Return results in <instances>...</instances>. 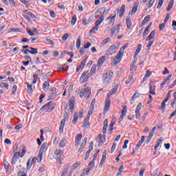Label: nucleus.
Instances as JSON below:
<instances>
[{
  "instance_id": "f257e3e1",
  "label": "nucleus",
  "mask_w": 176,
  "mask_h": 176,
  "mask_svg": "<svg viewBox=\"0 0 176 176\" xmlns=\"http://www.w3.org/2000/svg\"><path fill=\"white\" fill-rule=\"evenodd\" d=\"M116 91H118V88H113L108 93L107 98L106 99L104 103V111H109V108H111V99H109V97H111V96H113V94H116Z\"/></svg>"
},
{
  "instance_id": "f03ea898",
  "label": "nucleus",
  "mask_w": 176,
  "mask_h": 176,
  "mask_svg": "<svg viewBox=\"0 0 176 176\" xmlns=\"http://www.w3.org/2000/svg\"><path fill=\"white\" fill-rule=\"evenodd\" d=\"M113 78V72L111 70H108L103 74L102 80L103 83L105 85H109L111 83V80Z\"/></svg>"
},
{
  "instance_id": "7ed1b4c3",
  "label": "nucleus",
  "mask_w": 176,
  "mask_h": 176,
  "mask_svg": "<svg viewBox=\"0 0 176 176\" xmlns=\"http://www.w3.org/2000/svg\"><path fill=\"white\" fill-rule=\"evenodd\" d=\"M104 15H102L99 19H98L97 21L95 23V27L92 28L90 31L89 34H96V31H98V28L100 27V25H101V23L104 21Z\"/></svg>"
},
{
  "instance_id": "20e7f679",
  "label": "nucleus",
  "mask_w": 176,
  "mask_h": 176,
  "mask_svg": "<svg viewBox=\"0 0 176 176\" xmlns=\"http://www.w3.org/2000/svg\"><path fill=\"white\" fill-rule=\"evenodd\" d=\"M54 154L56 156V161L59 164H61V158L64 156V151L61 149L57 148L54 151Z\"/></svg>"
},
{
  "instance_id": "39448f33",
  "label": "nucleus",
  "mask_w": 176,
  "mask_h": 176,
  "mask_svg": "<svg viewBox=\"0 0 176 176\" xmlns=\"http://www.w3.org/2000/svg\"><path fill=\"white\" fill-rule=\"evenodd\" d=\"M83 118V110H80V111H76L74 115V118L72 120L73 124H75L78 122V119H82Z\"/></svg>"
},
{
  "instance_id": "423d86ee",
  "label": "nucleus",
  "mask_w": 176,
  "mask_h": 176,
  "mask_svg": "<svg viewBox=\"0 0 176 176\" xmlns=\"http://www.w3.org/2000/svg\"><path fill=\"white\" fill-rule=\"evenodd\" d=\"M41 109H45L46 112H52V111L54 109V106H53V102H48L47 104L42 107Z\"/></svg>"
},
{
  "instance_id": "0eeeda50",
  "label": "nucleus",
  "mask_w": 176,
  "mask_h": 176,
  "mask_svg": "<svg viewBox=\"0 0 176 176\" xmlns=\"http://www.w3.org/2000/svg\"><path fill=\"white\" fill-rule=\"evenodd\" d=\"M89 78H90V73L89 71H86L82 74L80 78V82L81 83H84V82H87L89 80Z\"/></svg>"
},
{
  "instance_id": "6e6552de",
  "label": "nucleus",
  "mask_w": 176,
  "mask_h": 176,
  "mask_svg": "<svg viewBox=\"0 0 176 176\" xmlns=\"http://www.w3.org/2000/svg\"><path fill=\"white\" fill-rule=\"evenodd\" d=\"M120 31V23H118L116 26H114L111 29L110 35L111 38L112 36H113L114 34H119Z\"/></svg>"
},
{
  "instance_id": "1a4fd4ad",
  "label": "nucleus",
  "mask_w": 176,
  "mask_h": 176,
  "mask_svg": "<svg viewBox=\"0 0 176 176\" xmlns=\"http://www.w3.org/2000/svg\"><path fill=\"white\" fill-rule=\"evenodd\" d=\"M20 150H22V153L20 155V152H16L14 154V159L16 157H23V156H24V155H25V152H27V150H25V147H24V146H20Z\"/></svg>"
},
{
  "instance_id": "9d476101",
  "label": "nucleus",
  "mask_w": 176,
  "mask_h": 176,
  "mask_svg": "<svg viewBox=\"0 0 176 176\" xmlns=\"http://www.w3.org/2000/svg\"><path fill=\"white\" fill-rule=\"evenodd\" d=\"M74 108H75V96H72L69 100V109L71 112H74Z\"/></svg>"
},
{
  "instance_id": "9b49d317",
  "label": "nucleus",
  "mask_w": 176,
  "mask_h": 176,
  "mask_svg": "<svg viewBox=\"0 0 176 176\" xmlns=\"http://www.w3.org/2000/svg\"><path fill=\"white\" fill-rule=\"evenodd\" d=\"M106 52L107 53L108 56H111V54L116 53V45H112L107 50H106Z\"/></svg>"
},
{
  "instance_id": "f8f14e48",
  "label": "nucleus",
  "mask_w": 176,
  "mask_h": 176,
  "mask_svg": "<svg viewBox=\"0 0 176 176\" xmlns=\"http://www.w3.org/2000/svg\"><path fill=\"white\" fill-rule=\"evenodd\" d=\"M90 94H91L90 88L89 87H87V88H85L84 89V91L80 92V97L82 98L85 95H87L88 98H89V96H90Z\"/></svg>"
},
{
  "instance_id": "ddd939ff",
  "label": "nucleus",
  "mask_w": 176,
  "mask_h": 176,
  "mask_svg": "<svg viewBox=\"0 0 176 176\" xmlns=\"http://www.w3.org/2000/svg\"><path fill=\"white\" fill-rule=\"evenodd\" d=\"M86 61H87L86 58L81 61L80 64L76 68V72H79L80 71H82V69H83L85 68Z\"/></svg>"
},
{
  "instance_id": "4468645a",
  "label": "nucleus",
  "mask_w": 176,
  "mask_h": 176,
  "mask_svg": "<svg viewBox=\"0 0 176 176\" xmlns=\"http://www.w3.org/2000/svg\"><path fill=\"white\" fill-rule=\"evenodd\" d=\"M122 57L121 56L117 55L114 57L113 61V65H117V64H119L120 61H122Z\"/></svg>"
},
{
  "instance_id": "2eb2a0df",
  "label": "nucleus",
  "mask_w": 176,
  "mask_h": 176,
  "mask_svg": "<svg viewBox=\"0 0 176 176\" xmlns=\"http://www.w3.org/2000/svg\"><path fill=\"white\" fill-rule=\"evenodd\" d=\"M126 113H127V106H124L122 110L121 116H120V120H123L124 116H126Z\"/></svg>"
},
{
  "instance_id": "dca6fc26",
  "label": "nucleus",
  "mask_w": 176,
  "mask_h": 176,
  "mask_svg": "<svg viewBox=\"0 0 176 176\" xmlns=\"http://www.w3.org/2000/svg\"><path fill=\"white\" fill-rule=\"evenodd\" d=\"M124 12H126V6L123 4L122 5L120 9L119 17L120 18L123 17V15L124 14Z\"/></svg>"
},
{
  "instance_id": "f3484780",
  "label": "nucleus",
  "mask_w": 176,
  "mask_h": 176,
  "mask_svg": "<svg viewBox=\"0 0 176 176\" xmlns=\"http://www.w3.org/2000/svg\"><path fill=\"white\" fill-rule=\"evenodd\" d=\"M107 129H108V119L104 120L103 122V129H102L103 134H107Z\"/></svg>"
},
{
  "instance_id": "a211bd4d",
  "label": "nucleus",
  "mask_w": 176,
  "mask_h": 176,
  "mask_svg": "<svg viewBox=\"0 0 176 176\" xmlns=\"http://www.w3.org/2000/svg\"><path fill=\"white\" fill-rule=\"evenodd\" d=\"M65 126V118H63L61 121H60V127H59V131L60 133H63V131H64V127Z\"/></svg>"
},
{
  "instance_id": "6ab92c4d",
  "label": "nucleus",
  "mask_w": 176,
  "mask_h": 176,
  "mask_svg": "<svg viewBox=\"0 0 176 176\" xmlns=\"http://www.w3.org/2000/svg\"><path fill=\"white\" fill-rule=\"evenodd\" d=\"M49 87H50V83L47 81H44L43 84V90H44V91H47L49 90Z\"/></svg>"
},
{
  "instance_id": "aec40b11",
  "label": "nucleus",
  "mask_w": 176,
  "mask_h": 176,
  "mask_svg": "<svg viewBox=\"0 0 176 176\" xmlns=\"http://www.w3.org/2000/svg\"><path fill=\"white\" fill-rule=\"evenodd\" d=\"M140 3H135L134 5H133V7L131 10V12H129V14H134L136 12H137V9H138V5Z\"/></svg>"
},
{
  "instance_id": "412c9836",
  "label": "nucleus",
  "mask_w": 176,
  "mask_h": 176,
  "mask_svg": "<svg viewBox=\"0 0 176 176\" xmlns=\"http://www.w3.org/2000/svg\"><path fill=\"white\" fill-rule=\"evenodd\" d=\"M116 17V15H114L113 16H109L107 18V20L109 21V25H113L115 24V18Z\"/></svg>"
},
{
  "instance_id": "4be33fe9",
  "label": "nucleus",
  "mask_w": 176,
  "mask_h": 176,
  "mask_svg": "<svg viewBox=\"0 0 176 176\" xmlns=\"http://www.w3.org/2000/svg\"><path fill=\"white\" fill-rule=\"evenodd\" d=\"M34 157H30L29 159V160L28 161V162H27V168H28L29 170L32 166V164H34Z\"/></svg>"
},
{
  "instance_id": "5701e85b",
  "label": "nucleus",
  "mask_w": 176,
  "mask_h": 176,
  "mask_svg": "<svg viewBox=\"0 0 176 176\" xmlns=\"http://www.w3.org/2000/svg\"><path fill=\"white\" fill-rule=\"evenodd\" d=\"M149 86H150V91H149V93L151 94H153V96H155V94H156V93H155V87H156L155 85H153L152 83H150Z\"/></svg>"
},
{
  "instance_id": "b1692460",
  "label": "nucleus",
  "mask_w": 176,
  "mask_h": 176,
  "mask_svg": "<svg viewBox=\"0 0 176 176\" xmlns=\"http://www.w3.org/2000/svg\"><path fill=\"white\" fill-rule=\"evenodd\" d=\"M67 142V139L65 138H62L60 142H59V144H58V146L60 148H64L65 146V144Z\"/></svg>"
},
{
  "instance_id": "393cba45",
  "label": "nucleus",
  "mask_w": 176,
  "mask_h": 176,
  "mask_svg": "<svg viewBox=\"0 0 176 176\" xmlns=\"http://www.w3.org/2000/svg\"><path fill=\"white\" fill-rule=\"evenodd\" d=\"M98 138H99V146L100 145H102V144H104V142H105V135L102 136V135L100 134L98 135Z\"/></svg>"
},
{
  "instance_id": "a878e982",
  "label": "nucleus",
  "mask_w": 176,
  "mask_h": 176,
  "mask_svg": "<svg viewBox=\"0 0 176 176\" xmlns=\"http://www.w3.org/2000/svg\"><path fill=\"white\" fill-rule=\"evenodd\" d=\"M155 38V31H152L151 34L146 37V41H152V39Z\"/></svg>"
},
{
  "instance_id": "bb28decb",
  "label": "nucleus",
  "mask_w": 176,
  "mask_h": 176,
  "mask_svg": "<svg viewBox=\"0 0 176 176\" xmlns=\"http://www.w3.org/2000/svg\"><path fill=\"white\" fill-rule=\"evenodd\" d=\"M126 27H127L128 30L131 29L133 23L131 22V19L130 18L126 19Z\"/></svg>"
},
{
  "instance_id": "cd10ccee",
  "label": "nucleus",
  "mask_w": 176,
  "mask_h": 176,
  "mask_svg": "<svg viewBox=\"0 0 176 176\" xmlns=\"http://www.w3.org/2000/svg\"><path fill=\"white\" fill-rule=\"evenodd\" d=\"M162 142H163V138L158 139V140L157 141V143L154 147L155 151H157V148H159V146H160V144H162Z\"/></svg>"
},
{
  "instance_id": "c85d7f7f",
  "label": "nucleus",
  "mask_w": 176,
  "mask_h": 176,
  "mask_svg": "<svg viewBox=\"0 0 176 176\" xmlns=\"http://www.w3.org/2000/svg\"><path fill=\"white\" fill-rule=\"evenodd\" d=\"M145 141V136H142V139L140 141H139L138 144L136 145V149H140V147L142 144H144V142Z\"/></svg>"
},
{
  "instance_id": "c756f323",
  "label": "nucleus",
  "mask_w": 176,
  "mask_h": 176,
  "mask_svg": "<svg viewBox=\"0 0 176 176\" xmlns=\"http://www.w3.org/2000/svg\"><path fill=\"white\" fill-rule=\"evenodd\" d=\"M173 6H174V0H170L168 4V8H166L167 12H170V10L173 9Z\"/></svg>"
},
{
  "instance_id": "7c9ffc66",
  "label": "nucleus",
  "mask_w": 176,
  "mask_h": 176,
  "mask_svg": "<svg viewBox=\"0 0 176 176\" xmlns=\"http://www.w3.org/2000/svg\"><path fill=\"white\" fill-rule=\"evenodd\" d=\"M106 58L107 57L105 56H101L98 61V65H102L103 63H105Z\"/></svg>"
},
{
  "instance_id": "2f4dec72",
  "label": "nucleus",
  "mask_w": 176,
  "mask_h": 176,
  "mask_svg": "<svg viewBox=\"0 0 176 176\" xmlns=\"http://www.w3.org/2000/svg\"><path fill=\"white\" fill-rule=\"evenodd\" d=\"M151 19V15H147L146 16L144 17V20L142 22V25H145L148 21Z\"/></svg>"
},
{
  "instance_id": "473e14b6",
  "label": "nucleus",
  "mask_w": 176,
  "mask_h": 176,
  "mask_svg": "<svg viewBox=\"0 0 176 176\" xmlns=\"http://www.w3.org/2000/svg\"><path fill=\"white\" fill-rule=\"evenodd\" d=\"M142 47V44L138 45V48L135 52L134 57H135L136 56H138V54H140V52H141Z\"/></svg>"
},
{
  "instance_id": "72a5a7b5",
  "label": "nucleus",
  "mask_w": 176,
  "mask_h": 176,
  "mask_svg": "<svg viewBox=\"0 0 176 176\" xmlns=\"http://www.w3.org/2000/svg\"><path fill=\"white\" fill-rule=\"evenodd\" d=\"M68 170H69V165H67V166L63 169V171L62 174L60 175V176H65V175H67V173H68Z\"/></svg>"
},
{
  "instance_id": "f704fd0d",
  "label": "nucleus",
  "mask_w": 176,
  "mask_h": 176,
  "mask_svg": "<svg viewBox=\"0 0 176 176\" xmlns=\"http://www.w3.org/2000/svg\"><path fill=\"white\" fill-rule=\"evenodd\" d=\"M89 126H90V123H89V119L85 118V120H84V123L82 124V127L84 129H86V127H89Z\"/></svg>"
},
{
  "instance_id": "c9c22d12",
  "label": "nucleus",
  "mask_w": 176,
  "mask_h": 176,
  "mask_svg": "<svg viewBox=\"0 0 176 176\" xmlns=\"http://www.w3.org/2000/svg\"><path fill=\"white\" fill-rule=\"evenodd\" d=\"M80 36H79L78 38H77V40H76V47L77 49H80V45H81V42H80Z\"/></svg>"
},
{
  "instance_id": "e433bc0d",
  "label": "nucleus",
  "mask_w": 176,
  "mask_h": 176,
  "mask_svg": "<svg viewBox=\"0 0 176 176\" xmlns=\"http://www.w3.org/2000/svg\"><path fill=\"white\" fill-rule=\"evenodd\" d=\"M4 168H6V173L10 170V164H9V162H4Z\"/></svg>"
},
{
  "instance_id": "4c0bfd02",
  "label": "nucleus",
  "mask_w": 176,
  "mask_h": 176,
  "mask_svg": "<svg viewBox=\"0 0 176 176\" xmlns=\"http://www.w3.org/2000/svg\"><path fill=\"white\" fill-rule=\"evenodd\" d=\"M30 54H38V50L36 48L30 47Z\"/></svg>"
},
{
  "instance_id": "58836bf2",
  "label": "nucleus",
  "mask_w": 176,
  "mask_h": 176,
  "mask_svg": "<svg viewBox=\"0 0 176 176\" xmlns=\"http://www.w3.org/2000/svg\"><path fill=\"white\" fill-rule=\"evenodd\" d=\"M86 142H87V138L83 139L80 147H81V148H85V146H86Z\"/></svg>"
},
{
  "instance_id": "ea45409f",
  "label": "nucleus",
  "mask_w": 176,
  "mask_h": 176,
  "mask_svg": "<svg viewBox=\"0 0 176 176\" xmlns=\"http://www.w3.org/2000/svg\"><path fill=\"white\" fill-rule=\"evenodd\" d=\"M97 69V66L93 65L91 68V75H96V69Z\"/></svg>"
},
{
  "instance_id": "a19ab883",
  "label": "nucleus",
  "mask_w": 176,
  "mask_h": 176,
  "mask_svg": "<svg viewBox=\"0 0 176 176\" xmlns=\"http://www.w3.org/2000/svg\"><path fill=\"white\" fill-rule=\"evenodd\" d=\"M68 38H69V34L65 33L62 36V41H63V42H65L67 39H68Z\"/></svg>"
},
{
  "instance_id": "79ce46f5",
  "label": "nucleus",
  "mask_w": 176,
  "mask_h": 176,
  "mask_svg": "<svg viewBox=\"0 0 176 176\" xmlns=\"http://www.w3.org/2000/svg\"><path fill=\"white\" fill-rule=\"evenodd\" d=\"M8 2L11 8H14L16 6V1H14V0H8Z\"/></svg>"
},
{
  "instance_id": "37998d69",
  "label": "nucleus",
  "mask_w": 176,
  "mask_h": 176,
  "mask_svg": "<svg viewBox=\"0 0 176 176\" xmlns=\"http://www.w3.org/2000/svg\"><path fill=\"white\" fill-rule=\"evenodd\" d=\"M25 14H28V16H30V17H32V19H35V15L34 14V13H32L31 12H28V10H25Z\"/></svg>"
},
{
  "instance_id": "c03bdc74",
  "label": "nucleus",
  "mask_w": 176,
  "mask_h": 176,
  "mask_svg": "<svg viewBox=\"0 0 176 176\" xmlns=\"http://www.w3.org/2000/svg\"><path fill=\"white\" fill-rule=\"evenodd\" d=\"M123 53H124V50L122 48V47L120 49L117 55L120 56L121 57H123Z\"/></svg>"
},
{
  "instance_id": "a18cd8bd",
  "label": "nucleus",
  "mask_w": 176,
  "mask_h": 176,
  "mask_svg": "<svg viewBox=\"0 0 176 176\" xmlns=\"http://www.w3.org/2000/svg\"><path fill=\"white\" fill-rule=\"evenodd\" d=\"M46 148V143H43L42 145H41V147L40 148V151L39 152L41 153H43V151H45V148Z\"/></svg>"
},
{
  "instance_id": "49530a36",
  "label": "nucleus",
  "mask_w": 176,
  "mask_h": 176,
  "mask_svg": "<svg viewBox=\"0 0 176 176\" xmlns=\"http://www.w3.org/2000/svg\"><path fill=\"white\" fill-rule=\"evenodd\" d=\"M155 43V40H151L149 41V43L147 45V49L149 50L151 47V46Z\"/></svg>"
},
{
  "instance_id": "de8ad7c7",
  "label": "nucleus",
  "mask_w": 176,
  "mask_h": 176,
  "mask_svg": "<svg viewBox=\"0 0 176 176\" xmlns=\"http://www.w3.org/2000/svg\"><path fill=\"white\" fill-rule=\"evenodd\" d=\"M0 86L2 87V86H3V87H5L6 89H9V84L6 83V82H0Z\"/></svg>"
},
{
  "instance_id": "09e8293b",
  "label": "nucleus",
  "mask_w": 176,
  "mask_h": 176,
  "mask_svg": "<svg viewBox=\"0 0 176 176\" xmlns=\"http://www.w3.org/2000/svg\"><path fill=\"white\" fill-rule=\"evenodd\" d=\"M80 166V162H76L73 164L72 168L73 170H75L76 168H78Z\"/></svg>"
},
{
  "instance_id": "8fccbe9b",
  "label": "nucleus",
  "mask_w": 176,
  "mask_h": 176,
  "mask_svg": "<svg viewBox=\"0 0 176 176\" xmlns=\"http://www.w3.org/2000/svg\"><path fill=\"white\" fill-rule=\"evenodd\" d=\"M94 158L93 159V160L91 161V162L89 164L88 167H89L90 168H92V170L94 168Z\"/></svg>"
},
{
  "instance_id": "3c124183",
  "label": "nucleus",
  "mask_w": 176,
  "mask_h": 176,
  "mask_svg": "<svg viewBox=\"0 0 176 176\" xmlns=\"http://www.w3.org/2000/svg\"><path fill=\"white\" fill-rule=\"evenodd\" d=\"M163 2H164V0H159L158 5L157 6V9H160L163 5Z\"/></svg>"
},
{
  "instance_id": "603ef678",
  "label": "nucleus",
  "mask_w": 176,
  "mask_h": 176,
  "mask_svg": "<svg viewBox=\"0 0 176 176\" xmlns=\"http://www.w3.org/2000/svg\"><path fill=\"white\" fill-rule=\"evenodd\" d=\"M94 111V106L90 105L88 115L90 116V115H91L93 113Z\"/></svg>"
},
{
  "instance_id": "864d4df0",
  "label": "nucleus",
  "mask_w": 176,
  "mask_h": 176,
  "mask_svg": "<svg viewBox=\"0 0 176 176\" xmlns=\"http://www.w3.org/2000/svg\"><path fill=\"white\" fill-rule=\"evenodd\" d=\"M23 174H25V168L21 169L19 173H18L17 176L23 175Z\"/></svg>"
},
{
  "instance_id": "5fc2aeb1",
  "label": "nucleus",
  "mask_w": 176,
  "mask_h": 176,
  "mask_svg": "<svg viewBox=\"0 0 176 176\" xmlns=\"http://www.w3.org/2000/svg\"><path fill=\"white\" fill-rule=\"evenodd\" d=\"M171 76H173V75L169 74L164 80V83L166 85V82H168V80H170V79H171Z\"/></svg>"
},
{
  "instance_id": "6e6d98bb",
  "label": "nucleus",
  "mask_w": 176,
  "mask_h": 176,
  "mask_svg": "<svg viewBox=\"0 0 176 176\" xmlns=\"http://www.w3.org/2000/svg\"><path fill=\"white\" fill-rule=\"evenodd\" d=\"M91 152V150H88V151H87V153H86V155H85V160H87V159H89V156H90Z\"/></svg>"
},
{
  "instance_id": "4d7b16f0",
  "label": "nucleus",
  "mask_w": 176,
  "mask_h": 176,
  "mask_svg": "<svg viewBox=\"0 0 176 176\" xmlns=\"http://www.w3.org/2000/svg\"><path fill=\"white\" fill-rule=\"evenodd\" d=\"M135 118L136 119H140L141 118V112L140 111L135 110Z\"/></svg>"
},
{
  "instance_id": "13d9d810",
  "label": "nucleus",
  "mask_w": 176,
  "mask_h": 176,
  "mask_svg": "<svg viewBox=\"0 0 176 176\" xmlns=\"http://www.w3.org/2000/svg\"><path fill=\"white\" fill-rule=\"evenodd\" d=\"M76 23V15L74 14L72 18V25H74Z\"/></svg>"
},
{
  "instance_id": "bf43d9fd",
  "label": "nucleus",
  "mask_w": 176,
  "mask_h": 176,
  "mask_svg": "<svg viewBox=\"0 0 176 176\" xmlns=\"http://www.w3.org/2000/svg\"><path fill=\"white\" fill-rule=\"evenodd\" d=\"M82 140V134H78L76 136V141L80 142V141Z\"/></svg>"
},
{
  "instance_id": "052dcab7",
  "label": "nucleus",
  "mask_w": 176,
  "mask_h": 176,
  "mask_svg": "<svg viewBox=\"0 0 176 176\" xmlns=\"http://www.w3.org/2000/svg\"><path fill=\"white\" fill-rule=\"evenodd\" d=\"M19 1H20V2H21V3H23V5H25V6L26 8H28V6H29L28 1H25V0H19Z\"/></svg>"
},
{
  "instance_id": "680f3d73",
  "label": "nucleus",
  "mask_w": 176,
  "mask_h": 176,
  "mask_svg": "<svg viewBox=\"0 0 176 176\" xmlns=\"http://www.w3.org/2000/svg\"><path fill=\"white\" fill-rule=\"evenodd\" d=\"M60 68H61V69H63V71H67L69 68V67L67 66V64L63 65L62 67H60Z\"/></svg>"
},
{
  "instance_id": "e2e57ef3",
  "label": "nucleus",
  "mask_w": 176,
  "mask_h": 176,
  "mask_svg": "<svg viewBox=\"0 0 176 176\" xmlns=\"http://www.w3.org/2000/svg\"><path fill=\"white\" fill-rule=\"evenodd\" d=\"M16 91H17V85H14L12 86V94H16Z\"/></svg>"
},
{
  "instance_id": "0e129e2a",
  "label": "nucleus",
  "mask_w": 176,
  "mask_h": 176,
  "mask_svg": "<svg viewBox=\"0 0 176 176\" xmlns=\"http://www.w3.org/2000/svg\"><path fill=\"white\" fill-rule=\"evenodd\" d=\"M127 144H129V140H124V145L122 146V149H127Z\"/></svg>"
},
{
  "instance_id": "69168bd1",
  "label": "nucleus",
  "mask_w": 176,
  "mask_h": 176,
  "mask_svg": "<svg viewBox=\"0 0 176 176\" xmlns=\"http://www.w3.org/2000/svg\"><path fill=\"white\" fill-rule=\"evenodd\" d=\"M28 86V90L30 91V93H32V85H30V83H27Z\"/></svg>"
},
{
  "instance_id": "338daca9",
  "label": "nucleus",
  "mask_w": 176,
  "mask_h": 176,
  "mask_svg": "<svg viewBox=\"0 0 176 176\" xmlns=\"http://www.w3.org/2000/svg\"><path fill=\"white\" fill-rule=\"evenodd\" d=\"M45 171V165H41L38 168L39 173H43Z\"/></svg>"
},
{
  "instance_id": "774afa93",
  "label": "nucleus",
  "mask_w": 176,
  "mask_h": 176,
  "mask_svg": "<svg viewBox=\"0 0 176 176\" xmlns=\"http://www.w3.org/2000/svg\"><path fill=\"white\" fill-rule=\"evenodd\" d=\"M50 14L52 17V19H54V17H56V12H54V11L53 10L50 11Z\"/></svg>"
}]
</instances>
